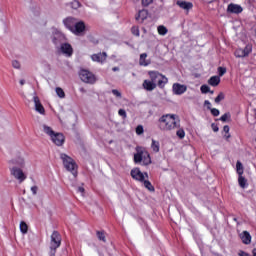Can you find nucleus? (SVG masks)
I'll use <instances>...</instances> for the list:
<instances>
[{
    "label": "nucleus",
    "instance_id": "nucleus-56",
    "mask_svg": "<svg viewBox=\"0 0 256 256\" xmlns=\"http://www.w3.org/2000/svg\"><path fill=\"white\" fill-rule=\"evenodd\" d=\"M53 43H54L55 45H57V40L54 39V40H53Z\"/></svg>",
    "mask_w": 256,
    "mask_h": 256
},
{
    "label": "nucleus",
    "instance_id": "nucleus-36",
    "mask_svg": "<svg viewBox=\"0 0 256 256\" xmlns=\"http://www.w3.org/2000/svg\"><path fill=\"white\" fill-rule=\"evenodd\" d=\"M225 73H227V68H225V67H218V75H219V77H223V75H225Z\"/></svg>",
    "mask_w": 256,
    "mask_h": 256
},
{
    "label": "nucleus",
    "instance_id": "nucleus-47",
    "mask_svg": "<svg viewBox=\"0 0 256 256\" xmlns=\"http://www.w3.org/2000/svg\"><path fill=\"white\" fill-rule=\"evenodd\" d=\"M204 105H205V107H207V109H209V110L211 109V102L209 100H205Z\"/></svg>",
    "mask_w": 256,
    "mask_h": 256
},
{
    "label": "nucleus",
    "instance_id": "nucleus-39",
    "mask_svg": "<svg viewBox=\"0 0 256 256\" xmlns=\"http://www.w3.org/2000/svg\"><path fill=\"white\" fill-rule=\"evenodd\" d=\"M71 7L72 9H79V7H81V3L77 0H74L72 3H71Z\"/></svg>",
    "mask_w": 256,
    "mask_h": 256
},
{
    "label": "nucleus",
    "instance_id": "nucleus-19",
    "mask_svg": "<svg viewBox=\"0 0 256 256\" xmlns=\"http://www.w3.org/2000/svg\"><path fill=\"white\" fill-rule=\"evenodd\" d=\"M147 17H149V12L146 9H142L136 14L135 19L138 23H143Z\"/></svg>",
    "mask_w": 256,
    "mask_h": 256
},
{
    "label": "nucleus",
    "instance_id": "nucleus-7",
    "mask_svg": "<svg viewBox=\"0 0 256 256\" xmlns=\"http://www.w3.org/2000/svg\"><path fill=\"white\" fill-rule=\"evenodd\" d=\"M61 240V234L57 231H53L50 240V250L53 252V255H55L57 249L61 247Z\"/></svg>",
    "mask_w": 256,
    "mask_h": 256
},
{
    "label": "nucleus",
    "instance_id": "nucleus-8",
    "mask_svg": "<svg viewBox=\"0 0 256 256\" xmlns=\"http://www.w3.org/2000/svg\"><path fill=\"white\" fill-rule=\"evenodd\" d=\"M10 175H12V177H14V179H16L19 183H23V181L27 179V175H25L23 169L16 166L10 167Z\"/></svg>",
    "mask_w": 256,
    "mask_h": 256
},
{
    "label": "nucleus",
    "instance_id": "nucleus-13",
    "mask_svg": "<svg viewBox=\"0 0 256 256\" xmlns=\"http://www.w3.org/2000/svg\"><path fill=\"white\" fill-rule=\"evenodd\" d=\"M172 91L174 95H183V93L187 92V85L180 84V83H174L172 85Z\"/></svg>",
    "mask_w": 256,
    "mask_h": 256
},
{
    "label": "nucleus",
    "instance_id": "nucleus-24",
    "mask_svg": "<svg viewBox=\"0 0 256 256\" xmlns=\"http://www.w3.org/2000/svg\"><path fill=\"white\" fill-rule=\"evenodd\" d=\"M151 149H152L153 153H159V151H160L159 141L152 139Z\"/></svg>",
    "mask_w": 256,
    "mask_h": 256
},
{
    "label": "nucleus",
    "instance_id": "nucleus-43",
    "mask_svg": "<svg viewBox=\"0 0 256 256\" xmlns=\"http://www.w3.org/2000/svg\"><path fill=\"white\" fill-rule=\"evenodd\" d=\"M153 3V0H142L143 7H149Z\"/></svg>",
    "mask_w": 256,
    "mask_h": 256
},
{
    "label": "nucleus",
    "instance_id": "nucleus-16",
    "mask_svg": "<svg viewBox=\"0 0 256 256\" xmlns=\"http://www.w3.org/2000/svg\"><path fill=\"white\" fill-rule=\"evenodd\" d=\"M92 61L95 63H105L107 61V53L106 52H100L98 54H93L91 56Z\"/></svg>",
    "mask_w": 256,
    "mask_h": 256
},
{
    "label": "nucleus",
    "instance_id": "nucleus-48",
    "mask_svg": "<svg viewBox=\"0 0 256 256\" xmlns=\"http://www.w3.org/2000/svg\"><path fill=\"white\" fill-rule=\"evenodd\" d=\"M211 127L214 133H217V131H219V126H217L216 124H212Z\"/></svg>",
    "mask_w": 256,
    "mask_h": 256
},
{
    "label": "nucleus",
    "instance_id": "nucleus-12",
    "mask_svg": "<svg viewBox=\"0 0 256 256\" xmlns=\"http://www.w3.org/2000/svg\"><path fill=\"white\" fill-rule=\"evenodd\" d=\"M226 11L232 15H239L240 13H243V7L239 4L230 3Z\"/></svg>",
    "mask_w": 256,
    "mask_h": 256
},
{
    "label": "nucleus",
    "instance_id": "nucleus-28",
    "mask_svg": "<svg viewBox=\"0 0 256 256\" xmlns=\"http://www.w3.org/2000/svg\"><path fill=\"white\" fill-rule=\"evenodd\" d=\"M97 238L99 241H103V243H107V238L105 236V231H97L96 232Z\"/></svg>",
    "mask_w": 256,
    "mask_h": 256
},
{
    "label": "nucleus",
    "instance_id": "nucleus-5",
    "mask_svg": "<svg viewBox=\"0 0 256 256\" xmlns=\"http://www.w3.org/2000/svg\"><path fill=\"white\" fill-rule=\"evenodd\" d=\"M60 158L62 159L63 165L67 171H70L74 177L77 176V163L73 158L69 157L67 154H61Z\"/></svg>",
    "mask_w": 256,
    "mask_h": 256
},
{
    "label": "nucleus",
    "instance_id": "nucleus-54",
    "mask_svg": "<svg viewBox=\"0 0 256 256\" xmlns=\"http://www.w3.org/2000/svg\"><path fill=\"white\" fill-rule=\"evenodd\" d=\"M20 85H25V80H20Z\"/></svg>",
    "mask_w": 256,
    "mask_h": 256
},
{
    "label": "nucleus",
    "instance_id": "nucleus-17",
    "mask_svg": "<svg viewBox=\"0 0 256 256\" xmlns=\"http://www.w3.org/2000/svg\"><path fill=\"white\" fill-rule=\"evenodd\" d=\"M61 52L66 55V57H71L73 55V47L69 43L61 44Z\"/></svg>",
    "mask_w": 256,
    "mask_h": 256
},
{
    "label": "nucleus",
    "instance_id": "nucleus-37",
    "mask_svg": "<svg viewBox=\"0 0 256 256\" xmlns=\"http://www.w3.org/2000/svg\"><path fill=\"white\" fill-rule=\"evenodd\" d=\"M210 89H211V88H209V86H208V85H205V84L200 87L201 93H204V94L209 93Z\"/></svg>",
    "mask_w": 256,
    "mask_h": 256
},
{
    "label": "nucleus",
    "instance_id": "nucleus-10",
    "mask_svg": "<svg viewBox=\"0 0 256 256\" xmlns=\"http://www.w3.org/2000/svg\"><path fill=\"white\" fill-rule=\"evenodd\" d=\"M9 165L12 167L23 168L25 167V158L22 157L20 152L14 154V157L9 160Z\"/></svg>",
    "mask_w": 256,
    "mask_h": 256
},
{
    "label": "nucleus",
    "instance_id": "nucleus-22",
    "mask_svg": "<svg viewBox=\"0 0 256 256\" xmlns=\"http://www.w3.org/2000/svg\"><path fill=\"white\" fill-rule=\"evenodd\" d=\"M242 243H244V245H250L251 243V234L248 231H243L240 235H239Z\"/></svg>",
    "mask_w": 256,
    "mask_h": 256
},
{
    "label": "nucleus",
    "instance_id": "nucleus-40",
    "mask_svg": "<svg viewBox=\"0 0 256 256\" xmlns=\"http://www.w3.org/2000/svg\"><path fill=\"white\" fill-rule=\"evenodd\" d=\"M210 111H211V114L213 115V117H219V115H220L219 109L211 108Z\"/></svg>",
    "mask_w": 256,
    "mask_h": 256
},
{
    "label": "nucleus",
    "instance_id": "nucleus-31",
    "mask_svg": "<svg viewBox=\"0 0 256 256\" xmlns=\"http://www.w3.org/2000/svg\"><path fill=\"white\" fill-rule=\"evenodd\" d=\"M236 171L238 175H243V164L240 161H237L236 163Z\"/></svg>",
    "mask_w": 256,
    "mask_h": 256
},
{
    "label": "nucleus",
    "instance_id": "nucleus-34",
    "mask_svg": "<svg viewBox=\"0 0 256 256\" xmlns=\"http://www.w3.org/2000/svg\"><path fill=\"white\" fill-rule=\"evenodd\" d=\"M131 33H132V35H135V37H139L140 31H139L138 26H133V27L131 28Z\"/></svg>",
    "mask_w": 256,
    "mask_h": 256
},
{
    "label": "nucleus",
    "instance_id": "nucleus-51",
    "mask_svg": "<svg viewBox=\"0 0 256 256\" xmlns=\"http://www.w3.org/2000/svg\"><path fill=\"white\" fill-rule=\"evenodd\" d=\"M205 1H207V3H209V4H211V3H215V1H217V0H205Z\"/></svg>",
    "mask_w": 256,
    "mask_h": 256
},
{
    "label": "nucleus",
    "instance_id": "nucleus-33",
    "mask_svg": "<svg viewBox=\"0 0 256 256\" xmlns=\"http://www.w3.org/2000/svg\"><path fill=\"white\" fill-rule=\"evenodd\" d=\"M229 130H230V128H229L228 125H225V126L223 127V131H224V133L226 134V135L224 136L226 140H229V139L231 138V134H229Z\"/></svg>",
    "mask_w": 256,
    "mask_h": 256
},
{
    "label": "nucleus",
    "instance_id": "nucleus-30",
    "mask_svg": "<svg viewBox=\"0 0 256 256\" xmlns=\"http://www.w3.org/2000/svg\"><path fill=\"white\" fill-rule=\"evenodd\" d=\"M176 129H178V130L176 131L177 137L180 138V139H185V129H183V128H181V127L176 128Z\"/></svg>",
    "mask_w": 256,
    "mask_h": 256
},
{
    "label": "nucleus",
    "instance_id": "nucleus-25",
    "mask_svg": "<svg viewBox=\"0 0 256 256\" xmlns=\"http://www.w3.org/2000/svg\"><path fill=\"white\" fill-rule=\"evenodd\" d=\"M145 189H147L148 191H151L152 193L155 191V187L153 186V184H151V182L149 180H145L142 181Z\"/></svg>",
    "mask_w": 256,
    "mask_h": 256
},
{
    "label": "nucleus",
    "instance_id": "nucleus-6",
    "mask_svg": "<svg viewBox=\"0 0 256 256\" xmlns=\"http://www.w3.org/2000/svg\"><path fill=\"white\" fill-rule=\"evenodd\" d=\"M79 77L83 83H89L90 85H93L97 82V77L95 74L90 72L89 70L82 69L79 72Z\"/></svg>",
    "mask_w": 256,
    "mask_h": 256
},
{
    "label": "nucleus",
    "instance_id": "nucleus-46",
    "mask_svg": "<svg viewBox=\"0 0 256 256\" xmlns=\"http://www.w3.org/2000/svg\"><path fill=\"white\" fill-rule=\"evenodd\" d=\"M37 191H39V188L37 186H32L31 187V192L33 195H37Z\"/></svg>",
    "mask_w": 256,
    "mask_h": 256
},
{
    "label": "nucleus",
    "instance_id": "nucleus-15",
    "mask_svg": "<svg viewBox=\"0 0 256 256\" xmlns=\"http://www.w3.org/2000/svg\"><path fill=\"white\" fill-rule=\"evenodd\" d=\"M85 31V22L79 21L74 24V28L72 29L71 33H74V35H81Z\"/></svg>",
    "mask_w": 256,
    "mask_h": 256
},
{
    "label": "nucleus",
    "instance_id": "nucleus-14",
    "mask_svg": "<svg viewBox=\"0 0 256 256\" xmlns=\"http://www.w3.org/2000/svg\"><path fill=\"white\" fill-rule=\"evenodd\" d=\"M34 105H35V111L37 113H40V115H45V107H43V104H41V100L38 96L33 97Z\"/></svg>",
    "mask_w": 256,
    "mask_h": 256
},
{
    "label": "nucleus",
    "instance_id": "nucleus-11",
    "mask_svg": "<svg viewBox=\"0 0 256 256\" xmlns=\"http://www.w3.org/2000/svg\"><path fill=\"white\" fill-rule=\"evenodd\" d=\"M130 175L132 179H134L135 181H139L140 183H142V181H145V179H149V174H147V172H141V169L139 168L132 169Z\"/></svg>",
    "mask_w": 256,
    "mask_h": 256
},
{
    "label": "nucleus",
    "instance_id": "nucleus-18",
    "mask_svg": "<svg viewBox=\"0 0 256 256\" xmlns=\"http://www.w3.org/2000/svg\"><path fill=\"white\" fill-rule=\"evenodd\" d=\"M63 23H64L66 29H69V31L72 32L75 27V24L77 23V19H75L73 17H68L63 20Z\"/></svg>",
    "mask_w": 256,
    "mask_h": 256
},
{
    "label": "nucleus",
    "instance_id": "nucleus-42",
    "mask_svg": "<svg viewBox=\"0 0 256 256\" xmlns=\"http://www.w3.org/2000/svg\"><path fill=\"white\" fill-rule=\"evenodd\" d=\"M118 115H120V117H123V119H127V112L124 109H120L118 111Z\"/></svg>",
    "mask_w": 256,
    "mask_h": 256
},
{
    "label": "nucleus",
    "instance_id": "nucleus-45",
    "mask_svg": "<svg viewBox=\"0 0 256 256\" xmlns=\"http://www.w3.org/2000/svg\"><path fill=\"white\" fill-rule=\"evenodd\" d=\"M112 93H113V95H115V97L121 98V92H119V90L113 89V90H112Z\"/></svg>",
    "mask_w": 256,
    "mask_h": 256
},
{
    "label": "nucleus",
    "instance_id": "nucleus-38",
    "mask_svg": "<svg viewBox=\"0 0 256 256\" xmlns=\"http://www.w3.org/2000/svg\"><path fill=\"white\" fill-rule=\"evenodd\" d=\"M228 119H231V114L229 113H225L220 117V121H223V123H225Z\"/></svg>",
    "mask_w": 256,
    "mask_h": 256
},
{
    "label": "nucleus",
    "instance_id": "nucleus-9",
    "mask_svg": "<svg viewBox=\"0 0 256 256\" xmlns=\"http://www.w3.org/2000/svg\"><path fill=\"white\" fill-rule=\"evenodd\" d=\"M252 52H253V45L247 44L245 48L236 49V51L234 52V55L238 59H243L245 57H249V55H251Z\"/></svg>",
    "mask_w": 256,
    "mask_h": 256
},
{
    "label": "nucleus",
    "instance_id": "nucleus-52",
    "mask_svg": "<svg viewBox=\"0 0 256 256\" xmlns=\"http://www.w3.org/2000/svg\"><path fill=\"white\" fill-rule=\"evenodd\" d=\"M112 71H114V72H115V71H119V67H113V68H112Z\"/></svg>",
    "mask_w": 256,
    "mask_h": 256
},
{
    "label": "nucleus",
    "instance_id": "nucleus-55",
    "mask_svg": "<svg viewBox=\"0 0 256 256\" xmlns=\"http://www.w3.org/2000/svg\"><path fill=\"white\" fill-rule=\"evenodd\" d=\"M252 253H253V256H256V248L253 249Z\"/></svg>",
    "mask_w": 256,
    "mask_h": 256
},
{
    "label": "nucleus",
    "instance_id": "nucleus-53",
    "mask_svg": "<svg viewBox=\"0 0 256 256\" xmlns=\"http://www.w3.org/2000/svg\"><path fill=\"white\" fill-rule=\"evenodd\" d=\"M80 92L85 93L86 92L85 88H80Z\"/></svg>",
    "mask_w": 256,
    "mask_h": 256
},
{
    "label": "nucleus",
    "instance_id": "nucleus-44",
    "mask_svg": "<svg viewBox=\"0 0 256 256\" xmlns=\"http://www.w3.org/2000/svg\"><path fill=\"white\" fill-rule=\"evenodd\" d=\"M12 65H13L14 69H20V67H21V64L17 60H14L12 62Z\"/></svg>",
    "mask_w": 256,
    "mask_h": 256
},
{
    "label": "nucleus",
    "instance_id": "nucleus-50",
    "mask_svg": "<svg viewBox=\"0 0 256 256\" xmlns=\"http://www.w3.org/2000/svg\"><path fill=\"white\" fill-rule=\"evenodd\" d=\"M78 191H79V193H85V188H83V187H78Z\"/></svg>",
    "mask_w": 256,
    "mask_h": 256
},
{
    "label": "nucleus",
    "instance_id": "nucleus-1",
    "mask_svg": "<svg viewBox=\"0 0 256 256\" xmlns=\"http://www.w3.org/2000/svg\"><path fill=\"white\" fill-rule=\"evenodd\" d=\"M148 76L149 79L144 80L142 83V87L145 91H155L157 87H159V89H165V85L169 83V79L159 71L150 70L148 71Z\"/></svg>",
    "mask_w": 256,
    "mask_h": 256
},
{
    "label": "nucleus",
    "instance_id": "nucleus-27",
    "mask_svg": "<svg viewBox=\"0 0 256 256\" xmlns=\"http://www.w3.org/2000/svg\"><path fill=\"white\" fill-rule=\"evenodd\" d=\"M238 183L242 189H245L247 187V179H245L243 175L238 176Z\"/></svg>",
    "mask_w": 256,
    "mask_h": 256
},
{
    "label": "nucleus",
    "instance_id": "nucleus-2",
    "mask_svg": "<svg viewBox=\"0 0 256 256\" xmlns=\"http://www.w3.org/2000/svg\"><path fill=\"white\" fill-rule=\"evenodd\" d=\"M181 127V120L176 114H166L162 115L158 119V129L160 131H175Z\"/></svg>",
    "mask_w": 256,
    "mask_h": 256
},
{
    "label": "nucleus",
    "instance_id": "nucleus-29",
    "mask_svg": "<svg viewBox=\"0 0 256 256\" xmlns=\"http://www.w3.org/2000/svg\"><path fill=\"white\" fill-rule=\"evenodd\" d=\"M157 31L162 36H164L166 33H169V30L164 25L158 26Z\"/></svg>",
    "mask_w": 256,
    "mask_h": 256
},
{
    "label": "nucleus",
    "instance_id": "nucleus-35",
    "mask_svg": "<svg viewBox=\"0 0 256 256\" xmlns=\"http://www.w3.org/2000/svg\"><path fill=\"white\" fill-rule=\"evenodd\" d=\"M223 99H225V94H223V92H220L218 96L215 98V103H221Z\"/></svg>",
    "mask_w": 256,
    "mask_h": 256
},
{
    "label": "nucleus",
    "instance_id": "nucleus-21",
    "mask_svg": "<svg viewBox=\"0 0 256 256\" xmlns=\"http://www.w3.org/2000/svg\"><path fill=\"white\" fill-rule=\"evenodd\" d=\"M176 5H178V7H180V9H184V11H190V9H193V3L183 1V0H178L176 2Z\"/></svg>",
    "mask_w": 256,
    "mask_h": 256
},
{
    "label": "nucleus",
    "instance_id": "nucleus-32",
    "mask_svg": "<svg viewBox=\"0 0 256 256\" xmlns=\"http://www.w3.org/2000/svg\"><path fill=\"white\" fill-rule=\"evenodd\" d=\"M56 94L58 97H60V99H64L65 97V91H63L61 87L56 88Z\"/></svg>",
    "mask_w": 256,
    "mask_h": 256
},
{
    "label": "nucleus",
    "instance_id": "nucleus-4",
    "mask_svg": "<svg viewBox=\"0 0 256 256\" xmlns=\"http://www.w3.org/2000/svg\"><path fill=\"white\" fill-rule=\"evenodd\" d=\"M44 132L46 135H49L51 141L54 145H57V147H61L63 143H65V136L62 133L53 131L51 127L44 126Z\"/></svg>",
    "mask_w": 256,
    "mask_h": 256
},
{
    "label": "nucleus",
    "instance_id": "nucleus-23",
    "mask_svg": "<svg viewBox=\"0 0 256 256\" xmlns=\"http://www.w3.org/2000/svg\"><path fill=\"white\" fill-rule=\"evenodd\" d=\"M208 83L212 86V87H217V85H219L221 83V78L219 76H212L209 80Z\"/></svg>",
    "mask_w": 256,
    "mask_h": 256
},
{
    "label": "nucleus",
    "instance_id": "nucleus-41",
    "mask_svg": "<svg viewBox=\"0 0 256 256\" xmlns=\"http://www.w3.org/2000/svg\"><path fill=\"white\" fill-rule=\"evenodd\" d=\"M143 133H144L143 126L142 125H138L136 127V135H143Z\"/></svg>",
    "mask_w": 256,
    "mask_h": 256
},
{
    "label": "nucleus",
    "instance_id": "nucleus-57",
    "mask_svg": "<svg viewBox=\"0 0 256 256\" xmlns=\"http://www.w3.org/2000/svg\"><path fill=\"white\" fill-rule=\"evenodd\" d=\"M213 93H214L213 91H211V90L209 91V94H210V95H213Z\"/></svg>",
    "mask_w": 256,
    "mask_h": 256
},
{
    "label": "nucleus",
    "instance_id": "nucleus-3",
    "mask_svg": "<svg viewBox=\"0 0 256 256\" xmlns=\"http://www.w3.org/2000/svg\"><path fill=\"white\" fill-rule=\"evenodd\" d=\"M136 153L134 154V163L144 165H151V154L147 151V148L143 146H136L135 148Z\"/></svg>",
    "mask_w": 256,
    "mask_h": 256
},
{
    "label": "nucleus",
    "instance_id": "nucleus-20",
    "mask_svg": "<svg viewBox=\"0 0 256 256\" xmlns=\"http://www.w3.org/2000/svg\"><path fill=\"white\" fill-rule=\"evenodd\" d=\"M139 65L140 67H149L151 65V59L147 58V53L140 54Z\"/></svg>",
    "mask_w": 256,
    "mask_h": 256
},
{
    "label": "nucleus",
    "instance_id": "nucleus-26",
    "mask_svg": "<svg viewBox=\"0 0 256 256\" xmlns=\"http://www.w3.org/2000/svg\"><path fill=\"white\" fill-rule=\"evenodd\" d=\"M20 231L23 235H27L29 231V226L27 225V223H25V221L20 222Z\"/></svg>",
    "mask_w": 256,
    "mask_h": 256
},
{
    "label": "nucleus",
    "instance_id": "nucleus-49",
    "mask_svg": "<svg viewBox=\"0 0 256 256\" xmlns=\"http://www.w3.org/2000/svg\"><path fill=\"white\" fill-rule=\"evenodd\" d=\"M239 256H251L249 253L241 250L239 253H238Z\"/></svg>",
    "mask_w": 256,
    "mask_h": 256
}]
</instances>
